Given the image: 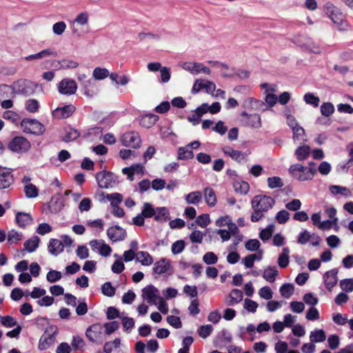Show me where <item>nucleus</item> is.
<instances>
[{
  "label": "nucleus",
  "instance_id": "obj_1",
  "mask_svg": "<svg viewBox=\"0 0 353 353\" xmlns=\"http://www.w3.org/2000/svg\"><path fill=\"white\" fill-rule=\"evenodd\" d=\"M323 10L333 23L338 26L340 30H347L349 24L338 8L331 2H327L323 6Z\"/></svg>",
  "mask_w": 353,
  "mask_h": 353
},
{
  "label": "nucleus",
  "instance_id": "obj_2",
  "mask_svg": "<svg viewBox=\"0 0 353 353\" xmlns=\"http://www.w3.org/2000/svg\"><path fill=\"white\" fill-rule=\"evenodd\" d=\"M96 180L101 188L108 189L118 183L117 177L110 171H101L96 174Z\"/></svg>",
  "mask_w": 353,
  "mask_h": 353
},
{
  "label": "nucleus",
  "instance_id": "obj_3",
  "mask_svg": "<svg viewBox=\"0 0 353 353\" xmlns=\"http://www.w3.org/2000/svg\"><path fill=\"white\" fill-rule=\"evenodd\" d=\"M252 209H258L263 213L267 212L275 203L274 199L266 195H256L252 201Z\"/></svg>",
  "mask_w": 353,
  "mask_h": 353
},
{
  "label": "nucleus",
  "instance_id": "obj_4",
  "mask_svg": "<svg viewBox=\"0 0 353 353\" xmlns=\"http://www.w3.org/2000/svg\"><path fill=\"white\" fill-rule=\"evenodd\" d=\"M31 148L30 141L22 136H16L8 143V148L17 153H25Z\"/></svg>",
  "mask_w": 353,
  "mask_h": 353
},
{
  "label": "nucleus",
  "instance_id": "obj_5",
  "mask_svg": "<svg viewBox=\"0 0 353 353\" xmlns=\"http://www.w3.org/2000/svg\"><path fill=\"white\" fill-rule=\"evenodd\" d=\"M21 126L26 133L34 135H41L45 132V126L37 119H23Z\"/></svg>",
  "mask_w": 353,
  "mask_h": 353
},
{
  "label": "nucleus",
  "instance_id": "obj_6",
  "mask_svg": "<svg viewBox=\"0 0 353 353\" xmlns=\"http://www.w3.org/2000/svg\"><path fill=\"white\" fill-rule=\"evenodd\" d=\"M121 141L123 145L135 149L139 148L141 143L139 133L134 131L124 133L121 138Z\"/></svg>",
  "mask_w": 353,
  "mask_h": 353
},
{
  "label": "nucleus",
  "instance_id": "obj_7",
  "mask_svg": "<svg viewBox=\"0 0 353 353\" xmlns=\"http://www.w3.org/2000/svg\"><path fill=\"white\" fill-rule=\"evenodd\" d=\"M103 327L100 323H94L88 327L85 331V336L92 343L97 342L103 337Z\"/></svg>",
  "mask_w": 353,
  "mask_h": 353
},
{
  "label": "nucleus",
  "instance_id": "obj_8",
  "mask_svg": "<svg viewBox=\"0 0 353 353\" xmlns=\"http://www.w3.org/2000/svg\"><path fill=\"white\" fill-rule=\"evenodd\" d=\"M52 326L48 328L44 334L41 336L39 344H38V349L41 351L46 350L48 348L50 347V346L54 343L55 341V335H56V330L54 331L52 333L49 334L48 330L52 329Z\"/></svg>",
  "mask_w": 353,
  "mask_h": 353
},
{
  "label": "nucleus",
  "instance_id": "obj_9",
  "mask_svg": "<svg viewBox=\"0 0 353 353\" xmlns=\"http://www.w3.org/2000/svg\"><path fill=\"white\" fill-rule=\"evenodd\" d=\"M107 235L112 242H116L124 240L127 236V232L125 230L117 225L108 229Z\"/></svg>",
  "mask_w": 353,
  "mask_h": 353
},
{
  "label": "nucleus",
  "instance_id": "obj_10",
  "mask_svg": "<svg viewBox=\"0 0 353 353\" xmlns=\"http://www.w3.org/2000/svg\"><path fill=\"white\" fill-rule=\"evenodd\" d=\"M59 92L63 94H73L76 92L77 86L74 80L63 79L58 85Z\"/></svg>",
  "mask_w": 353,
  "mask_h": 353
},
{
  "label": "nucleus",
  "instance_id": "obj_11",
  "mask_svg": "<svg viewBox=\"0 0 353 353\" xmlns=\"http://www.w3.org/2000/svg\"><path fill=\"white\" fill-rule=\"evenodd\" d=\"M202 89H205L208 94H213L216 89V85L212 81L204 82L203 80L197 79L192 88V93H198Z\"/></svg>",
  "mask_w": 353,
  "mask_h": 353
},
{
  "label": "nucleus",
  "instance_id": "obj_12",
  "mask_svg": "<svg viewBox=\"0 0 353 353\" xmlns=\"http://www.w3.org/2000/svg\"><path fill=\"white\" fill-rule=\"evenodd\" d=\"M143 297L146 299L150 304L157 305V301L161 297L158 294V290L152 285L144 288L142 290Z\"/></svg>",
  "mask_w": 353,
  "mask_h": 353
},
{
  "label": "nucleus",
  "instance_id": "obj_13",
  "mask_svg": "<svg viewBox=\"0 0 353 353\" xmlns=\"http://www.w3.org/2000/svg\"><path fill=\"white\" fill-rule=\"evenodd\" d=\"M338 270L337 269H332L331 270L327 271L324 275V283L326 289L331 292L333 288L336 285L338 279H337Z\"/></svg>",
  "mask_w": 353,
  "mask_h": 353
},
{
  "label": "nucleus",
  "instance_id": "obj_14",
  "mask_svg": "<svg viewBox=\"0 0 353 353\" xmlns=\"http://www.w3.org/2000/svg\"><path fill=\"white\" fill-rule=\"evenodd\" d=\"M224 154L229 156L234 161L239 163L246 161L247 154L239 150H236L230 146H225L222 148Z\"/></svg>",
  "mask_w": 353,
  "mask_h": 353
},
{
  "label": "nucleus",
  "instance_id": "obj_15",
  "mask_svg": "<svg viewBox=\"0 0 353 353\" xmlns=\"http://www.w3.org/2000/svg\"><path fill=\"white\" fill-rule=\"evenodd\" d=\"M75 110L73 105H67L63 107H58L53 112L54 117L61 119L70 117Z\"/></svg>",
  "mask_w": 353,
  "mask_h": 353
},
{
  "label": "nucleus",
  "instance_id": "obj_16",
  "mask_svg": "<svg viewBox=\"0 0 353 353\" xmlns=\"http://www.w3.org/2000/svg\"><path fill=\"white\" fill-rule=\"evenodd\" d=\"M241 117L247 118L246 125L252 128H260L261 127V117L258 114H248L246 112L243 111L241 113Z\"/></svg>",
  "mask_w": 353,
  "mask_h": 353
},
{
  "label": "nucleus",
  "instance_id": "obj_17",
  "mask_svg": "<svg viewBox=\"0 0 353 353\" xmlns=\"http://www.w3.org/2000/svg\"><path fill=\"white\" fill-rule=\"evenodd\" d=\"M81 86L83 87V94L88 97H92L97 92L95 81L92 79L84 80Z\"/></svg>",
  "mask_w": 353,
  "mask_h": 353
},
{
  "label": "nucleus",
  "instance_id": "obj_18",
  "mask_svg": "<svg viewBox=\"0 0 353 353\" xmlns=\"http://www.w3.org/2000/svg\"><path fill=\"white\" fill-rule=\"evenodd\" d=\"M64 244L61 241L57 239H51L49 241L48 250V252L54 255L57 256L61 252L63 251Z\"/></svg>",
  "mask_w": 353,
  "mask_h": 353
},
{
  "label": "nucleus",
  "instance_id": "obj_19",
  "mask_svg": "<svg viewBox=\"0 0 353 353\" xmlns=\"http://www.w3.org/2000/svg\"><path fill=\"white\" fill-rule=\"evenodd\" d=\"M14 181L13 174L10 170L0 173V190L8 188Z\"/></svg>",
  "mask_w": 353,
  "mask_h": 353
},
{
  "label": "nucleus",
  "instance_id": "obj_20",
  "mask_svg": "<svg viewBox=\"0 0 353 353\" xmlns=\"http://www.w3.org/2000/svg\"><path fill=\"white\" fill-rule=\"evenodd\" d=\"M15 221L19 227L24 228L31 223L32 218L30 214L19 212L16 214Z\"/></svg>",
  "mask_w": 353,
  "mask_h": 353
},
{
  "label": "nucleus",
  "instance_id": "obj_21",
  "mask_svg": "<svg viewBox=\"0 0 353 353\" xmlns=\"http://www.w3.org/2000/svg\"><path fill=\"white\" fill-rule=\"evenodd\" d=\"M65 134L61 139L63 142L68 143L77 140L81 135L80 132L71 127L65 128Z\"/></svg>",
  "mask_w": 353,
  "mask_h": 353
},
{
  "label": "nucleus",
  "instance_id": "obj_22",
  "mask_svg": "<svg viewBox=\"0 0 353 353\" xmlns=\"http://www.w3.org/2000/svg\"><path fill=\"white\" fill-rule=\"evenodd\" d=\"M154 219L157 222H166L170 219V212L165 207L157 208Z\"/></svg>",
  "mask_w": 353,
  "mask_h": 353
},
{
  "label": "nucleus",
  "instance_id": "obj_23",
  "mask_svg": "<svg viewBox=\"0 0 353 353\" xmlns=\"http://www.w3.org/2000/svg\"><path fill=\"white\" fill-rule=\"evenodd\" d=\"M170 265L165 259H161L156 262L153 267V271L155 274H163L168 271Z\"/></svg>",
  "mask_w": 353,
  "mask_h": 353
},
{
  "label": "nucleus",
  "instance_id": "obj_24",
  "mask_svg": "<svg viewBox=\"0 0 353 353\" xmlns=\"http://www.w3.org/2000/svg\"><path fill=\"white\" fill-rule=\"evenodd\" d=\"M51 55L55 56V55H57V52L50 48H47V49L41 50V52H39L38 53L27 56L25 57V59L26 61H32V60H34V59H42L43 57H49Z\"/></svg>",
  "mask_w": 353,
  "mask_h": 353
},
{
  "label": "nucleus",
  "instance_id": "obj_25",
  "mask_svg": "<svg viewBox=\"0 0 353 353\" xmlns=\"http://www.w3.org/2000/svg\"><path fill=\"white\" fill-rule=\"evenodd\" d=\"M310 147L308 145L299 146L295 150V155L299 161H304L310 156Z\"/></svg>",
  "mask_w": 353,
  "mask_h": 353
},
{
  "label": "nucleus",
  "instance_id": "obj_26",
  "mask_svg": "<svg viewBox=\"0 0 353 353\" xmlns=\"http://www.w3.org/2000/svg\"><path fill=\"white\" fill-rule=\"evenodd\" d=\"M316 163L314 162H310L309 163L308 170H306V173L299 175V180L301 181L311 180L314 177V175L316 174Z\"/></svg>",
  "mask_w": 353,
  "mask_h": 353
},
{
  "label": "nucleus",
  "instance_id": "obj_27",
  "mask_svg": "<svg viewBox=\"0 0 353 353\" xmlns=\"http://www.w3.org/2000/svg\"><path fill=\"white\" fill-rule=\"evenodd\" d=\"M39 242L40 239L37 236H34L24 243V248L29 252H33L39 247Z\"/></svg>",
  "mask_w": 353,
  "mask_h": 353
},
{
  "label": "nucleus",
  "instance_id": "obj_28",
  "mask_svg": "<svg viewBox=\"0 0 353 353\" xmlns=\"http://www.w3.org/2000/svg\"><path fill=\"white\" fill-rule=\"evenodd\" d=\"M230 301L227 303L229 305H234L239 303L243 299V292L241 290L233 289L229 294Z\"/></svg>",
  "mask_w": 353,
  "mask_h": 353
},
{
  "label": "nucleus",
  "instance_id": "obj_29",
  "mask_svg": "<svg viewBox=\"0 0 353 353\" xmlns=\"http://www.w3.org/2000/svg\"><path fill=\"white\" fill-rule=\"evenodd\" d=\"M289 253L290 249L288 247L283 248L282 252L279 254L278 259V264L280 268H285L289 264Z\"/></svg>",
  "mask_w": 353,
  "mask_h": 353
},
{
  "label": "nucleus",
  "instance_id": "obj_30",
  "mask_svg": "<svg viewBox=\"0 0 353 353\" xmlns=\"http://www.w3.org/2000/svg\"><path fill=\"white\" fill-rule=\"evenodd\" d=\"M137 261H139L143 265H150L153 263L152 256L145 251L138 252Z\"/></svg>",
  "mask_w": 353,
  "mask_h": 353
},
{
  "label": "nucleus",
  "instance_id": "obj_31",
  "mask_svg": "<svg viewBox=\"0 0 353 353\" xmlns=\"http://www.w3.org/2000/svg\"><path fill=\"white\" fill-rule=\"evenodd\" d=\"M205 202L209 206L213 207L216 203V197L214 191L210 188L204 190Z\"/></svg>",
  "mask_w": 353,
  "mask_h": 353
},
{
  "label": "nucleus",
  "instance_id": "obj_32",
  "mask_svg": "<svg viewBox=\"0 0 353 353\" xmlns=\"http://www.w3.org/2000/svg\"><path fill=\"white\" fill-rule=\"evenodd\" d=\"M279 272L275 267H268L265 269L263 274V277L268 282H274Z\"/></svg>",
  "mask_w": 353,
  "mask_h": 353
},
{
  "label": "nucleus",
  "instance_id": "obj_33",
  "mask_svg": "<svg viewBox=\"0 0 353 353\" xmlns=\"http://www.w3.org/2000/svg\"><path fill=\"white\" fill-rule=\"evenodd\" d=\"M178 159L179 160H189L194 158V153L192 150L189 149L187 146L180 147L178 149Z\"/></svg>",
  "mask_w": 353,
  "mask_h": 353
},
{
  "label": "nucleus",
  "instance_id": "obj_34",
  "mask_svg": "<svg viewBox=\"0 0 353 353\" xmlns=\"http://www.w3.org/2000/svg\"><path fill=\"white\" fill-rule=\"evenodd\" d=\"M307 168L300 163L292 165L289 169L290 174L299 180V175L306 173Z\"/></svg>",
  "mask_w": 353,
  "mask_h": 353
},
{
  "label": "nucleus",
  "instance_id": "obj_35",
  "mask_svg": "<svg viewBox=\"0 0 353 353\" xmlns=\"http://www.w3.org/2000/svg\"><path fill=\"white\" fill-rule=\"evenodd\" d=\"M157 121V117L154 114L145 115L142 117L140 120V124L145 128H150L155 124Z\"/></svg>",
  "mask_w": 353,
  "mask_h": 353
},
{
  "label": "nucleus",
  "instance_id": "obj_36",
  "mask_svg": "<svg viewBox=\"0 0 353 353\" xmlns=\"http://www.w3.org/2000/svg\"><path fill=\"white\" fill-rule=\"evenodd\" d=\"M155 210L156 209L151 203L145 202L143 203L141 213L145 219H148L154 217V215H155Z\"/></svg>",
  "mask_w": 353,
  "mask_h": 353
},
{
  "label": "nucleus",
  "instance_id": "obj_37",
  "mask_svg": "<svg viewBox=\"0 0 353 353\" xmlns=\"http://www.w3.org/2000/svg\"><path fill=\"white\" fill-rule=\"evenodd\" d=\"M202 66V63H192V62H185L182 68L187 71L192 73L199 74L200 72V68Z\"/></svg>",
  "mask_w": 353,
  "mask_h": 353
},
{
  "label": "nucleus",
  "instance_id": "obj_38",
  "mask_svg": "<svg viewBox=\"0 0 353 353\" xmlns=\"http://www.w3.org/2000/svg\"><path fill=\"white\" fill-rule=\"evenodd\" d=\"M294 288L292 283H284L280 288V292L284 298H290L294 293Z\"/></svg>",
  "mask_w": 353,
  "mask_h": 353
},
{
  "label": "nucleus",
  "instance_id": "obj_39",
  "mask_svg": "<svg viewBox=\"0 0 353 353\" xmlns=\"http://www.w3.org/2000/svg\"><path fill=\"white\" fill-rule=\"evenodd\" d=\"M234 188L236 192H239L242 194H246L250 190V185L246 181H236L234 183Z\"/></svg>",
  "mask_w": 353,
  "mask_h": 353
},
{
  "label": "nucleus",
  "instance_id": "obj_40",
  "mask_svg": "<svg viewBox=\"0 0 353 353\" xmlns=\"http://www.w3.org/2000/svg\"><path fill=\"white\" fill-rule=\"evenodd\" d=\"M24 193L27 198H35L38 196V188L34 184L29 183L24 187Z\"/></svg>",
  "mask_w": 353,
  "mask_h": 353
},
{
  "label": "nucleus",
  "instance_id": "obj_41",
  "mask_svg": "<svg viewBox=\"0 0 353 353\" xmlns=\"http://www.w3.org/2000/svg\"><path fill=\"white\" fill-rule=\"evenodd\" d=\"M290 127L293 131V139L299 141L303 140L305 130L298 123H295V125H290Z\"/></svg>",
  "mask_w": 353,
  "mask_h": 353
},
{
  "label": "nucleus",
  "instance_id": "obj_42",
  "mask_svg": "<svg viewBox=\"0 0 353 353\" xmlns=\"http://www.w3.org/2000/svg\"><path fill=\"white\" fill-rule=\"evenodd\" d=\"M330 191L333 194H342L345 196H348L350 195L351 192L349 189L345 187H342L339 185H332L330 186Z\"/></svg>",
  "mask_w": 353,
  "mask_h": 353
},
{
  "label": "nucleus",
  "instance_id": "obj_43",
  "mask_svg": "<svg viewBox=\"0 0 353 353\" xmlns=\"http://www.w3.org/2000/svg\"><path fill=\"white\" fill-rule=\"evenodd\" d=\"M22 238L23 234L21 232H17L14 230H12L8 232V242L10 244L16 243L18 241H21Z\"/></svg>",
  "mask_w": 353,
  "mask_h": 353
},
{
  "label": "nucleus",
  "instance_id": "obj_44",
  "mask_svg": "<svg viewBox=\"0 0 353 353\" xmlns=\"http://www.w3.org/2000/svg\"><path fill=\"white\" fill-rule=\"evenodd\" d=\"M325 333L323 330H318L312 332L310 334V339L315 343L323 342L325 340Z\"/></svg>",
  "mask_w": 353,
  "mask_h": 353
},
{
  "label": "nucleus",
  "instance_id": "obj_45",
  "mask_svg": "<svg viewBox=\"0 0 353 353\" xmlns=\"http://www.w3.org/2000/svg\"><path fill=\"white\" fill-rule=\"evenodd\" d=\"M106 199L110 201L112 207L115 205H119L123 201V196L121 194L118 192L112 193L106 195Z\"/></svg>",
  "mask_w": 353,
  "mask_h": 353
},
{
  "label": "nucleus",
  "instance_id": "obj_46",
  "mask_svg": "<svg viewBox=\"0 0 353 353\" xmlns=\"http://www.w3.org/2000/svg\"><path fill=\"white\" fill-rule=\"evenodd\" d=\"M334 112V107L330 102H324L321 106V112L325 117H329Z\"/></svg>",
  "mask_w": 353,
  "mask_h": 353
},
{
  "label": "nucleus",
  "instance_id": "obj_47",
  "mask_svg": "<svg viewBox=\"0 0 353 353\" xmlns=\"http://www.w3.org/2000/svg\"><path fill=\"white\" fill-rule=\"evenodd\" d=\"M201 193L199 191L192 192L186 196V201L188 203L196 204L201 200Z\"/></svg>",
  "mask_w": 353,
  "mask_h": 353
},
{
  "label": "nucleus",
  "instance_id": "obj_48",
  "mask_svg": "<svg viewBox=\"0 0 353 353\" xmlns=\"http://www.w3.org/2000/svg\"><path fill=\"white\" fill-rule=\"evenodd\" d=\"M267 181L268 187L271 189L282 188L284 185L283 181L279 176L269 177Z\"/></svg>",
  "mask_w": 353,
  "mask_h": 353
},
{
  "label": "nucleus",
  "instance_id": "obj_49",
  "mask_svg": "<svg viewBox=\"0 0 353 353\" xmlns=\"http://www.w3.org/2000/svg\"><path fill=\"white\" fill-rule=\"evenodd\" d=\"M274 231V225H269L266 228L263 229L259 233V238L265 241L269 240L273 233Z\"/></svg>",
  "mask_w": 353,
  "mask_h": 353
},
{
  "label": "nucleus",
  "instance_id": "obj_50",
  "mask_svg": "<svg viewBox=\"0 0 353 353\" xmlns=\"http://www.w3.org/2000/svg\"><path fill=\"white\" fill-rule=\"evenodd\" d=\"M109 72L105 68H96L93 71V77L96 80H102L108 77Z\"/></svg>",
  "mask_w": 353,
  "mask_h": 353
},
{
  "label": "nucleus",
  "instance_id": "obj_51",
  "mask_svg": "<svg viewBox=\"0 0 353 353\" xmlns=\"http://www.w3.org/2000/svg\"><path fill=\"white\" fill-rule=\"evenodd\" d=\"M212 330L213 327L210 324L201 325L198 329V334L201 337L205 339L211 334Z\"/></svg>",
  "mask_w": 353,
  "mask_h": 353
},
{
  "label": "nucleus",
  "instance_id": "obj_52",
  "mask_svg": "<svg viewBox=\"0 0 353 353\" xmlns=\"http://www.w3.org/2000/svg\"><path fill=\"white\" fill-rule=\"evenodd\" d=\"M203 261L208 265H213L217 263L218 257L213 252H208L203 255Z\"/></svg>",
  "mask_w": 353,
  "mask_h": 353
},
{
  "label": "nucleus",
  "instance_id": "obj_53",
  "mask_svg": "<svg viewBox=\"0 0 353 353\" xmlns=\"http://www.w3.org/2000/svg\"><path fill=\"white\" fill-rule=\"evenodd\" d=\"M102 293L107 296H113L115 294V288L110 282H105L101 287Z\"/></svg>",
  "mask_w": 353,
  "mask_h": 353
},
{
  "label": "nucleus",
  "instance_id": "obj_54",
  "mask_svg": "<svg viewBox=\"0 0 353 353\" xmlns=\"http://www.w3.org/2000/svg\"><path fill=\"white\" fill-rule=\"evenodd\" d=\"M261 245V243L258 239H250L248 241L245 242V248L248 251H256L259 250V247Z\"/></svg>",
  "mask_w": 353,
  "mask_h": 353
},
{
  "label": "nucleus",
  "instance_id": "obj_55",
  "mask_svg": "<svg viewBox=\"0 0 353 353\" xmlns=\"http://www.w3.org/2000/svg\"><path fill=\"white\" fill-rule=\"evenodd\" d=\"M304 100L307 104L313 105L318 107L320 99L318 97L314 96L312 93L308 92L304 95Z\"/></svg>",
  "mask_w": 353,
  "mask_h": 353
},
{
  "label": "nucleus",
  "instance_id": "obj_56",
  "mask_svg": "<svg viewBox=\"0 0 353 353\" xmlns=\"http://www.w3.org/2000/svg\"><path fill=\"white\" fill-rule=\"evenodd\" d=\"M59 63L61 65V69H69V68H76L78 67L79 63L77 61L70 59H63L59 61Z\"/></svg>",
  "mask_w": 353,
  "mask_h": 353
},
{
  "label": "nucleus",
  "instance_id": "obj_57",
  "mask_svg": "<svg viewBox=\"0 0 353 353\" xmlns=\"http://www.w3.org/2000/svg\"><path fill=\"white\" fill-rule=\"evenodd\" d=\"M39 108V102L37 100L31 99H28L26 103V109L30 112H36Z\"/></svg>",
  "mask_w": 353,
  "mask_h": 353
},
{
  "label": "nucleus",
  "instance_id": "obj_58",
  "mask_svg": "<svg viewBox=\"0 0 353 353\" xmlns=\"http://www.w3.org/2000/svg\"><path fill=\"white\" fill-rule=\"evenodd\" d=\"M61 273L57 270H50L48 272L46 279L50 283H55L61 279Z\"/></svg>",
  "mask_w": 353,
  "mask_h": 353
},
{
  "label": "nucleus",
  "instance_id": "obj_59",
  "mask_svg": "<svg viewBox=\"0 0 353 353\" xmlns=\"http://www.w3.org/2000/svg\"><path fill=\"white\" fill-rule=\"evenodd\" d=\"M199 302L198 299H194L192 300L189 307H188V311L190 314L192 316H196L198 314L200 313V309L199 307Z\"/></svg>",
  "mask_w": 353,
  "mask_h": 353
},
{
  "label": "nucleus",
  "instance_id": "obj_60",
  "mask_svg": "<svg viewBox=\"0 0 353 353\" xmlns=\"http://www.w3.org/2000/svg\"><path fill=\"white\" fill-rule=\"evenodd\" d=\"M185 241L183 240H178L172 245V252L177 254L183 252L185 248Z\"/></svg>",
  "mask_w": 353,
  "mask_h": 353
},
{
  "label": "nucleus",
  "instance_id": "obj_61",
  "mask_svg": "<svg viewBox=\"0 0 353 353\" xmlns=\"http://www.w3.org/2000/svg\"><path fill=\"white\" fill-rule=\"evenodd\" d=\"M0 321L6 327H12L17 324V321L11 316H1Z\"/></svg>",
  "mask_w": 353,
  "mask_h": 353
},
{
  "label": "nucleus",
  "instance_id": "obj_62",
  "mask_svg": "<svg viewBox=\"0 0 353 353\" xmlns=\"http://www.w3.org/2000/svg\"><path fill=\"white\" fill-rule=\"evenodd\" d=\"M167 322L174 328H181L182 323L179 316L170 315L166 319Z\"/></svg>",
  "mask_w": 353,
  "mask_h": 353
},
{
  "label": "nucleus",
  "instance_id": "obj_63",
  "mask_svg": "<svg viewBox=\"0 0 353 353\" xmlns=\"http://www.w3.org/2000/svg\"><path fill=\"white\" fill-rule=\"evenodd\" d=\"M290 219V214L288 211L283 210L279 211L276 216L277 222L280 224L285 223Z\"/></svg>",
  "mask_w": 353,
  "mask_h": 353
},
{
  "label": "nucleus",
  "instance_id": "obj_64",
  "mask_svg": "<svg viewBox=\"0 0 353 353\" xmlns=\"http://www.w3.org/2000/svg\"><path fill=\"white\" fill-rule=\"evenodd\" d=\"M340 287L343 290L346 292L353 291V279H345L341 280L340 281Z\"/></svg>",
  "mask_w": 353,
  "mask_h": 353
}]
</instances>
